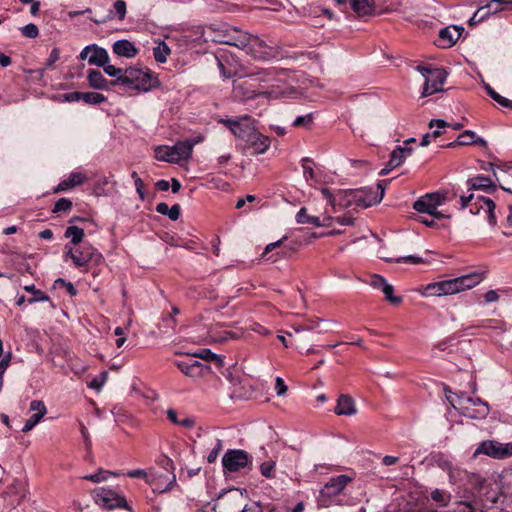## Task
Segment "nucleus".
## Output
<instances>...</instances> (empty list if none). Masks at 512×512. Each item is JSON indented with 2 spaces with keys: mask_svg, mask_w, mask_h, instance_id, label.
<instances>
[{
  "mask_svg": "<svg viewBox=\"0 0 512 512\" xmlns=\"http://www.w3.org/2000/svg\"><path fill=\"white\" fill-rule=\"evenodd\" d=\"M92 495L95 502L104 509L112 510L122 508L128 511L131 510L126 498L116 490L100 487L95 489Z\"/></svg>",
  "mask_w": 512,
  "mask_h": 512,
  "instance_id": "9d476101",
  "label": "nucleus"
},
{
  "mask_svg": "<svg viewBox=\"0 0 512 512\" xmlns=\"http://www.w3.org/2000/svg\"><path fill=\"white\" fill-rule=\"evenodd\" d=\"M82 100L90 105L100 104L106 101V97L98 92H82Z\"/></svg>",
  "mask_w": 512,
  "mask_h": 512,
  "instance_id": "a18cd8bd",
  "label": "nucleus"
},
{
  "mask_svg": "<svg viewBox=\"0 0 512 512\" xmlns=\"http://www.w3.org/2000/svg\"><path fill=\"white\" fill-rule=\"evenodd\" d=\"M72 208V202L69 199L66 198H60L54 205L53 212H66L69 211Z\"/></svg>",
  "mask_w": 512,
  "mask_h": 512,
  "instance_id": "052dcab7",
  "label": "nucleus"
},
{
  "mask_svg": "<svg viewBox=\"0 0 512 512\" xmlns=\"http://www.w3.org/2000/svg\"><path fill=\"white\" fill-rule=\"evenodd\" d=\"M350 481L351 478L346 475L332 477L319 492L317 497L318 506L327 508L333 505H344L345 503L340 496Z\"/></svg>",
  "mask_w": 512,
  "mask_h": 512,
  "instance_id": "39448f33",
  "label": "nucleus"
},
{
  "mask_svg": "<svg viewBox=\"0 0 512 512\" xmlns=\"http://www.w3.org/2000/svg\"><path fill=\"white\" fill-rule=\"evenodd\" d=\"M472 144H480L485 146L486 141L483 138L478 137L474 131L465 130L458 136L456 141L449 143L448 147H454L456 145L466 146Z\"/></svg>",
  "mask_w": 512,
  "mask_h": 512,
  "instance_id": "bb28decb",
  "label": "nucleus"
},
{
  "mask_svg": "<svg viewBox=\"0 0 512 512\" xmlns=\"http://www.w3.org/2000/svg\"><path fill=\"white\" fill-rule=\"evenodd\" d=\"M243 500L242 495L237 492L230 493L218 502V512H244L246 505Z\"/></svg>",
  "mask_w": 512,
  "mask_h": 512,
  "instance_id": "6ab92c4d",
  "label": "nucleus"
},
{
  "mask_svg": "<svg viewBox=\"0 0 512 512\" xmlns=\"http://www.w3.org/2000/svg\"><path fill=\"white\" fill-rule=\"evenodd\" d=\"M106 62H109L107 51L97 45H92V54L88 58V63L102 67Z\"/></svg>",
  "mask_w": 512,
  "mask_h": 512,
  "instance_id": "c756f323",
  "label": "nucleus"
},
{
  "mask_svg": "<svg viewBox=\"0 0 512 512\" xmlns=\"http://www.w3.org/2000/svg\"><path fill=\"white\" fill-rule=\"evenodd\" d=\"M485 90L487 91L488 95L496 101L499 105L512 109V100H509L500 94H498L490 85L485 84Z\"/></svg>",
  "mask_w": 512,
  "mask_h": 512,
  "instance_id": "79ce46f5",
  "label": "nucleus"
},
{
  "mask_svg": "<svg viewBox=\"0 0 512 512\" xmlns=\"http://www.w3.org/2000/svg\"><path fill=\"white\" fill-rule=\"evenodd\" d=\"M12 354L9 352L0 360V388L3 385V376L10 365Z\"/></svg>",
  "mask_w": 512,
  "mask_h": 512,
  "instance_id": "680f3d73",
  "label": "nucleus"
},
{
  "mask_svg": "<svg viewBox=\"0 0 512 512\" xmlns=\"http://www.w3.org/2000/svg\"><path fill=\"white\" fill-rule=\"evenodd\" d=\"M176 483V476L173 474L171 478H167L161 473L157 472L156 483L153 484L154 490H158L159 492H165L170 490L173 485Z\"/></svg>",
  "mask_w": 512,
  "mask_h": 512,
  "instance_id": "f704fd0d",
  "label": "nucleus"
},
{
  "mask_svg": "<svg viewBox=\"0 0 512 512\" xmlns=\"http://www.w3.org/2000/svg\"><path fill=\"white\" fill-rule=\"evenodd\" d=\"M193 357H199L206 360H213L216 361L220 366L223 364L222 358L211 352L209 349H202L201 351L194 353Z\"/></svg>",
  "mask_w": 512,
  "mask_h": 512,
  "instance_id": "3c124183",
  "label": "nucleus"
},
{
  "mask_svg": "<svg viewBox=\"0 0 512 512\" xmlns=\"http://www.w3.org/2000/svg\"><path fill=\"white\" fill-rule=\"evenodd\" d=\"M485 278L483 272H473L453 279L456 294L479 285Z\"/></svg>",
  "mask_w": 512,
  "mask_h": 512,
  "instance_id": "aec40b11",
  "label": "nucleus"
},
{
  "mask_svg": "<svg viewBox=\"0 0 512 512\" xmlns=\"http://www.w3.org/2000/svg\"><path fill=\"white\" fill-rule=\"evenodd\" d=\"M288 387L281 377L275 379V392L277 396H283L287 392Z\"/></svg>",
  "mask_w": 512,
  "mask_h": 512,
  "instance_id": "338daca9",
  "label": "nucleus"
},
{
  "mask_svg": "<svg viewBox=\"0 0 512 512\" xmlns=\"http://www.w3.org/2000/svg\"><path fill=\"white\" fill-rule=\"evenodd\" d=\"M488 18L487 13L485 12V8L483 6L479 7L478 10L472 15L469 19L468 23L470 26H474L483 20Z\"/></svg>",
  "mask_w": 512,
  "mask_h": 512,
  "instance_id": "bf43d9fd",
  "label": "nucleus"
},
{
  "mask_svg": "<svg viewBox=\"0 0 512 512\" xmlns=\"http://www.w3.org/2000/svg\"><path fill=\"white\" fill-rule=\"evenodd\" d=\"M414 138H410L404 142L403 146H397L391 153L389 165L392 168L400 166L404 160L411 154V148L407 147L409 143L414 142Z\"/></svg>",
  "mask_w": 512,
  "mask_h": 512,
  "instance_id": "393cba45",
  "label": "nucleus"
},
{
  "mask_svg": "<svg viewBox=\"0 0 512 512\" xmlns=\"http://www.w3.org/2000/svg\"><path fill=\"white\" fill-rule=\"evenodd\" d=\"M251 462L252 457L246 451L240 449L228 450L222 458L223 467L229 472H237L247 467Z\"/></svg>",
  "mask_w": 512,
  "mask_h": 512,
  "instance_id": "f8f14e48",
  "label": "nucleus"
},
{
  "mask_svg": "<svg viewBox=\"0 0 512 512\" xmlns=\"http://www.w3.org/2000/svg\"><path fill=\"white\" fill-rule=\"evenodd\" d=\"M108 373L106 371L101 372V374L90 381L88 386L92 389L100 391L107 381Z\"/></svg>",
  "mask_w": 512,
  "mask_h": 512,
  "instance_id": "5fc2aeb1",
  "label": "nucleus"
},
{
  "mask_svg": "<svg viewBox=\"0 0 512 512\" xmlns=\"http://www.w3.org/2000/svg\"><path fill=\"white\" fill-rule=\"evenodd\" d=\"M431 498L438 502V503H441L442 505H447L448 502L450 501V494L449 493H446L445 491L443 490H439V489H435L434 491H432L431 493Z\"/></svg>",
  "mask_w": 512,
  "mask_h": 512,
  "instance_id": "4d7b16f0",
  "label": "nucleus"
},
{
  "mask_svg": "<svg viewBox=\"0 0 512 512\" xmlns=\"http://www.w3.org/2000/svg\"><path fill=\"white\" fill-rule=\"evenodd\" d=\"M456 195V192H449L448 190L427 193L414 202L413 208L421 214H427L429 217L438 220L448 218L449 216L439 211L438 207L452 201Z\"/></svg>",
  "mask_w": 512,
  "mask_h": 512,
  "instance_id": "20e7f679",
  "label": "nucleus"
},
{
  "mask_svg": "<svg viewBox=\"0 0 512 512\" xmlns=\"http://www.w3.org/2000/svg\"><path fill=\"white\" fill-rule=\"evenodd\" d=\"M87 181V177L85 174L81 172H72L67 179L62 180L55 188L54 192L59 193L62 191H66L72 189L76 186H79Z\"/></svg>",
  "mask_w": 512,
  "mask_h": 512,
  "instance_id": "a878e982",
  "label": "nucleus"
},
{
  "mask_svg": "<svg viewBox=\"0 0 512 512\" xmlns=\"http://www.w3.org/2000/svg\"><path fill=\"white\" fill-rule=\"evenodd\" d=\"M247 54L255 59L267 60L274 56L271 47L265 44L258 36L249 33V39L245 41V48L243 49Z\"/></svg>",
  "mask_w": 512,
  "mask_h": 512,
  "instance_id": "4468645a",
  "label": "nucleus"
},
{
  "mask_svg": "<svg viewBox=\"0 0 512 512\" xmlns=\"http://www.w3.org/2000/svg\"><path fill=\"white\" fill-rule=\"evenodd\" d=\"M89 85L94 89H106L107 80L98 70H89L87 75Z\"/></svg>",
  "mask_w": 512,
  "mask_h": 512,
  "instance_id": "473e14b6",
  "label": "nucleus"
},
{
  "mask_svg": "<svg viewBox=\"0 0 512 512\" xmlns=\"http://www.w3.org/2000/svg\"><path fill=\"white\" fill-rule=\"evenodd\" d=\"M422 294L426 297L456 294L453 279L429 283L424 287Z\"/></svg>",
  "mask_w": 512,
  "mask_h": 512,
  "instance_id": "dca6fc26",
  "label": "nucleus"
},
{
  "mask_svg": "<svg viewBox=\"0 0 512 512\" xmlns=\"http://www.w3.org/2000/svg\"><path fill=\"white\" fill-rule=\"evenodd\" d=\"M465 479L475 491H479L485 482V479L481 475L476 473H469L467 471L465 474Z\"/></svg>",
  "mask_w": 512,
  "mask_h": 512,
  "instance_id": "49530a36",
  "label": "nucleus"
},
{
  "mask_svg": "<svg viewBox=\"0 0 512 512\" xmlns=\"http://www.w3.org/2000/svg\"><path fill=\"white\" fill-rule=\"evenodd\" d=\"M381 291L383 292L385 299L391 304L398 305L402 302V297L395 296L393 294L394 288L388 282L382 287Z\"/></svg>",
  "mask_w": 512,
  "mask_h": 512,
  "instance_id": "de8ad7c7",
  "label": "nucleus"
},
{
  "mask_svg": "<svg viewBox=\"0 0 512 512\" xmlns=\"http://www.w3.org/2000/svg\"><path fill=\"white\" fill-rule=\"evenodd\" d=\"M485 455L492 459L503 460L512 456V442L501 443L497 440L480 442L473 453V458Z\"/></svg>",
  "mask_w": 512,
  "mask_h": 512,
  "instance_id": "6e6552de",
  "label": "nucleus"
},
{
  "mask_svg": "<svg viewBox=\"0 0 512 512\" xmlns=\"http://www.w3.org/2000/svg\"><path fill=\"white\" fill-rule=\"evenodd\" d=\"M469 190L494 191L495 185L492 180L486 176H477L467 181Z\"/></svg>",
  "mask_w": 512,
  "mask_h": 512,
  "instance_id": "c85d7f7f",
  "label": "nucleus"
},
{
  "mask_svg": "<svg viewBox=\"0 0 512 512\" xmlns=\"http://www.w3.org/2000/svg\"><path fill=\"white\" fill-rule=\"evenodd\" d=\"M121 85L140 92H149L160 86L158 76L149 68L131 66L125 69Z\"/></svg>",
  "mask_w": 512,
  "mask_h": 512,
  "instance_id": "7ed1b4c3",
  "label": "nucleus"
},
{
  "mask_svg": "<svg viewBox=\"0 0 512 512\" xmlns=\"http://www.w3.org/2000/svg\"><path fill=\"white\" fill-rule=\"evenodd\" d=\"M240 337V333L226 330V329H213L209 333V338L213 342H224L229 339H238Z\"/></svg>",
  "mask_w": 512,
  "mask_h": 512,
  "instance_id": "7c9ffc66",
  "label": "nucleus"
},
{
  "mask_svg": "<svg viewBox=\"0 0 512 512\" xmlns=\"http://www.w3.org/2000/svg\"><path fill=\"white\" fill-rule=\"evenodd\" d=\"M114 12L110 11L108 14V19L111 20L115 17V15L118 17L120 21L124 20L126 16V2L124 0H116L114 2Z\"/></svg>",
  "mask_w": 512,
  "mask_h": 512,
  "instance_id": "37998d69",
  "label": "nucleus"
},
{
  "mask_svg": "<svg viewBox=\"0 0 512 512\" xmlns=\"http://www.w3.org/2000/svg\"><path fill=\"white\" fill-rule=\"evenodd\" d=\"M275 466H276V463L274 461L263 462L260 465L261 475L266 478H269V479L274 478L275 477Z\"/></svg>",
  "mask_w": 512,
  "mask_h": 512,
  "instance_id": "8fccbe9b",
  "label": "nucleus"
},
{
  "mask_svg": "<svg viewBox=\"0 0 512 512\" xmlns=\"http://www.w3.org/2000/svg\"><path fill=\"white\" fill-rule=\"evenodd\" d=\"M23 289L32 295V297L28 299V303L30 304L50 300L49 297L43 291L37 289L34 284L25 285Z\"/></svg>",
  "mask_w": 512,
  "mask_h": 512,
  "instance_id": "58836bf2",
  "label": "nucleus"
},
{
  "mask_svg": "<svg viewBox=\"0 0 512 512\" xmlns=\"http://www.w3.org/2000/svg\"><path fill=\"white\" fill-rule=\"evenodd\" d=\"M352 9L360 16L379 15L374 0H349Z\"/></svg>",
  "mask_w": 512,
  "mask_h": 512,
  "instance_id": "b1692460",
  "label": "nucleus"
},
{
  "mask_svg": "<svg viewBox=\"0 0 512 512\" xmlns=\"http://www.w3.org/2000/svg\"><path fill=\"white\" fill-rule=\"evenodd\" d=\"M387 283L386 279L381 275L374 274L370 277L369 284L375 288L381 290L382 287Z\"/></svg>",
  "mask_w": 512,
  "mask_h": 512,
  "instance_id": "0e129e2a",
  "label": "nucleus"
},
{
  "mask_svg": "<svg viewBox=\"0 0 512 512\" xmlns=\"http://www.w3.org/2000/svg\"><path fill=\"white\" fill-rule=\"evenodd\" d=\"M112 48L113 52L120 57L133 58L138 53L137 47L129 40L124 39L116 41Z\"/></svg>",
  "mask_w": 512,
  "mask_h": 512,
  "instance_id": "cd10ccee",
  "label": "nucleus"
},
{
  "mask_svg": "<svg viewBox=\"0 0 512 512\" xmlns=\"http://www.w3.org/2000/svg\"><path fill=\"white\" fill-rule=\"evenodd\" d=\"M41 419L42 418L32 414L22 427V432L27 433L31 431L40 422Z\"/></svg>",
  "mask_w": 512,
  "mask_h": 512,
  "instance_id": "69168bd1",
  "label": "nucleus"
},
{
  "mask_svg": "<svg viewBox=\"0 0 512 512\" xmlns=\"http://www.w3.org/2000/svg\"><path fill=\"white\" fill-rule=\"evenodd\" d=\"M249 120L250 118L248 116H244L239 119L222 120V122L236 137L246 140L250 134V131L254 130V128L249 123Z\"/></svg>",
  "mask_w": 512,
  "mask_h": 512,
  "instance_id": "f3484780",
  "label": "nucleus"
},
{
  "mask_svg": "<svg viewBox=\"0 0 512 512\" xmlns=\"http://www.w3.org/2000/svg\"><path fill=\"white\" fill-rule=\"evenodd\" d=\"M383 196L384 187L381 183H378L375 187L339 192L337 195L338 205L343 207L354 205L363 208L380 203Z\"/></svg>",
  "mask_w": 512,
  "mask_h": 512,
  "instance_id": "f257e3e1",
  "label": "nucleus"
},
{
  "mask_svg": "<svg viewBox=\"0 0 512 512\" xmlns=\"http://www.w3.org/2000/svg\"><path fill=\"white\" fill-rule=\"evenodd\" d=\"M104 69V72L109 75L110 77H115V80L112 82L113 85L121 84L120 79L123 78V75L125 74V69L117 68L114 65L109 64V62H106L105 65L102 66Z\"/></svg>",
  "mask_w": 512,
  "mask_h": 512,
  "instance_id": "ea45409f",
  "label": "nucleus"
},
{
  "mask_svg": "<svg viewBox=\"0 0 512 512\" xmlns=\"http://www.w3.org/2000/svg\"><path fill=\"white\" fill-rule=\"evenodd\" d=\"M379 14L396 11L402 5V0H374Z\"/></svg>",
  "mask_w": 512,
  "mask_h": 512,
  "instance_id": "c9c22d12",
  "label": "nucleus"
},
{
  "mask_svg": "<svg viewBox=\"0 0 512 512\" xmlns=\"http://www.w3.org/2000/svg\"><path fill=\"white\" fill-rule=\"evenodd\" d=\"M327 221L331 223V227L334 223H337L339 225L344 226H350L354 224V218L350 215H344V216H337V217H331L327 216Z\"/></svg>",
  "mask_w": 512,
  "mask_h": 512,
  "instance_id": "864d4df0",
  "label": "nucleus"
},
{
  "mask_svg": "<svg viewBox=\"0 0 512 512\" xmlns=\"http://www.w3.org/2000/svg\"><path fill=\"white\" fill-rule=\"evenodd\" d=\"M64 259H70L76 267H85L88 263L100 264L103 261L102 254L92 245L85 244L81 247L65 246Z\"/></svg>",
  "mask_w": 512,
  "mask_h": 512,
  "instance_id": "0eeeda50",
  "label": "nucleus"
},
{
  "mask_svg": "<svg viewBox=\"0 0 512 512\" xmlns=\"http://www.w3.org/2000/svg\"><path fill=\"white\" fill-rule=\"evenodd\" d=\"M156 211L161 215H167L171 220L176 221L180 217V206L178 204L169 207L167 203L161 202L156 206Z\"/></svg>",
  "mask_w": 512,
  "mask_h": 512,
  "instance_id": "72a5a7b5",
  "label": "nucleus"
},
{
  "mask_svg": "<svg viewBox=\"0 0 512 512\" xmlns=\"http://www.w3.org/2000/svg\"><path fill=\"white\" fill-rule=\"evenodd\" d=\"M30 411L34 412L33 415L43 418L47 412V409L43 401L33 400L30 403Z\"/></svg>",
  "mask_w": 512,
  "mask_h": 512,
  "instance_id": "603ef678",
  "label": "nucleus"
},
{
  "mask_svg": "<svg viewBox=\"0 0 512 512\" xmlns=\"http://www.w3.org/2000/svg\"><path fill=\"white\" fill-rule=\"evenodd\" d=\"M246 141L249 146L254 149L256 154H263L270 147V139L255 130L250 131Z\"/></svg>",
  "mask_w": 512,
  "mask_h": 512,
  "instance_id": "4be33fe9",
  "label": "nucleus"
},
{
  "mask_svg": "<svg viewBox=\"0 0 512 512\" xmlns=\"http://www.w3.org/2000/svg\"><path fill=\"white\" fill-rule=\"evenodd\" d=\"M446 398L451 406L465 417L482 420L489 415L490 408L488 403L478 397L473 398L466 396L465 393L455 394L447 391Z\"/></svg>",
  "mask_w": 512,
  "mask_h": 512,
  "instance_id": "f03ea898",
  "label": "nucleus"
},
{
  "mask_svg": "<svg viewBox=\"0 0 512 512\" xmlns=\"http://www.w3.org/2000/svg\"><path fill=\"white\" fill-rule=\"evenodd\" d=\"M249 39V33L242 31L236 27H225L222 30H218L214 41L235 46L239 49L245 48V41Z\"/></svg>",
  "mask_w": 512,
  "mask_h": 512,
  "instance_id": "9b49d317",
  "label": "nucleus"
},
{
  "mask_svg": "<svg viewBox=\"0 0 512 512\" xmlns=\"http://www.w3.org/2000/svg\"><path fill=\"white\" fill-rule=\"evenodd\" d=\"M488 17L492 14H496L507 8L512 9V0H490L486 5L483 6Z\"/></svg>",
  "mask_w": 512,
  "mask_h": 512,
  "instance_id": "2f4dec72",
  "label": "nucleus"
},
{
  "mask_svg": "<svg viewBox=\"0 0 512 512\" xmlns=\"http://www.w3.org/2000/svg\"><path fill=\"white\" fill-rule=\"evenodd\" d=\"M449 123L442 119H433L429 123V128L432 129L436 127V129L430 134L433 138H437L442 134V129L448 127Z\"/></svg>",
  "mask_w": 512,
  "mask_h": 512,
  "instance_id": "09e8293b",
  "label": "nucleus"
},
{
  "mask_svg": "<svg viewBox=\"0 0 512 512\" xmlns=\"http://www.w3.org/2000/svg\"><path fill=\"white\" fill-rule=\"evenodd\" d=\"M254 85L249 80H245L234 86V92L236 96H241L244 99H252L259 96H265L267 98H277L280 96L281 91L275 90L274 86L267 90H256L252 89Z\"/></svg>",
  "mask_w": 512,
  "mask_h": 512,
  "instance_id": "ddd939ff",
  "label": "nucleus"
},
{
  "mask_svg": "<svg viewBox=\"0 0 512 512\" xmlns=\"http://www.w3.org/2000/svg\"><path fill=\"white\" fill-rule=\"evenodd\" d=\"M386 261L387 262H396V263L405 262V263H410V264H419V263L423 262L421 257L414 256V255H408V256H403V257H398V258H386Z\"/></svg>",
  "mask_w": 512,
  "mask_h": 512,
  "instance_id": "13d9d810",
  "label": "nucleus"
},
{
  "mask_svg": "<svg viewBox=\"0 0 512 512\" xmlns=\"http://www.w3.org/2000/svg\"><path fill=\"white\" fill-rule=\"evenodd\" d=\"M169 54L170 49L164 42L159 43L153 49L154 58L159 63H165Z\"/></svg>",
  "mask_w": 512,
  "mask_h": 512,
  "instance_id": "c03bdc74",
  "label": "nucleus"
},
{
  "mask_svg": "<svg viewBox=\"0 0 512 512\" xmlns=\"http://www.w3.org/2000/svg\"><path fill=\"white\" fill-rule=\"evenodd\" d=\"M119 475L120 474L117 472H111L108 470L99 469L94 474H88V475L83 476V479L94 482V483H100V482L107 481L111 476L117 477Z\"/></svg>",
  "mask_w": 512,
  "mask_h": 512,
  "instance_id": "4c0bfd02",
  "label": "nucleus"
},
{
  "mask_svg": "<svg viewBox=\"0 0 512 512\" xmlns=\"http://www.w3.org/2000/svg\"><path fill=\"white\" fill-rule=\"evenodd\" d=\"M481 210L487 214L489 224L492 226L496 225L497 220L494 213L495 203L493 200L487 197L477 196L471 205L470 212L472 214H478Z\"/></svg>",
  "mask_w": 512,
  "mask_h": 512,
  "instance_id": "a211bd4d",
  "label": "nucleus"
},
{
  "mask_svg": "<svg viewBox=\"0 0 512 512\" xmlns=\"http://www.w3.org/2000/svg\"><path fill=\"white\" fill-rule=\"evenodd\" d=\"M466 470H462L459 468H449L448 475L450 482L453 484H456L460 481L466 480L465 479Z\"/></svg>",
  "mask_w": 512,
  "mask_h": 512,
  "instance_id": "6e6d98bb",
  "label": "nucleus"
},
{
  "mask_svg": "<svg viewBox=\"0 0 512 512\" xmlns=\"http://www.w3.org/2000/svg\"><path fill=\"white\" fill-rule=\"evenodd\" d=\"M21 32L23 36L27 38H36L39 35V30L37 26L33 23L27 24L21 28Z\"/></svg>",
  "mask_w": 512,
  "mask_h": 512,
  "instance_id": "e2e57ef3",
  "label": "nucleus"
},
{
  "mask_svg": "<svg viewBox=\"0 0 512 512\" xmlns=\"http://www.w3.org/2000/svg\"><path fill=\"white\" fill-rule=\"evenodd\" d=\"M503 479L506 492L512 496V470L506 472Z\"/></svg>",
  "mask_w": 512,
  "mask_h": 512,
  "instance_id": "774afa93",
  "label": "nucleus"
},
{
  "mask_svg": "<svg viewBox=\"0 0 512 512\" xmlns=\"http://www.w3.org/2000/svg\"><path fill=\"white\" fill-rule=\"evenodd\" d=\"M195 142L185 140L176 142L173 146L159 145L154 149L155 158L168 163H179L190 159Z\"/></svg>",
  "mask_w": 512,
  "mask_h": 512,
  "instance_id": "423d86ee",
  "label": "nucleus"
},
{
  "mask_svg": "<svg viewBox=\"0 0 512 512\" xmlns=\"http://www.w3.org/2000/svg\"><path fill=\"white\" fill-rule=\"evenodd\" d=\"M65 237L70 238L74 245L82 242L84 238V230L78 226H69L65 231Z\"/></svg>",
  "mask_w": 512,
  "mask_h": 512,
  "instance_id": "a19ab883",
  "label": "nucleus"
},
{
  "mask_svg": "<svg viewBox=\"0 0 512 512\" xmlns=\"http://www.w3.org/2000/svg\"><path fill=\"white\" fill-rule=\"evenodd\" d=\"M334 412L337 415H355L357 413V408L354 399L347 394H341L337 399Z\"/></svg>",
  "mask_w": 512,
  "mask_h": 512,
  "instance_id": "5701e85b",
  "label": "nucleus"
},
{
  "mask_svg": "<svg viewBox=\"0 0 512 512\" xmlns=\"http://www.w3.org/2000/svg\"><path fill=\"white\" fill-rule=\"evenodd\" d=\"M463 28L459 26H448L439 31L438 42L439 46L448 48L453 46L456 41L460 38Z\"/></svg>",
  "mask_w": 512,
  "mask_h": 512,
  "instance_id": "412c9836",
  "label": "nucleus"
},
{
  "mask_svg": "<svg viewBox=\"0 0 512 512\" xmlns=\"http://www.w3.org/2000/svg\"><path fill=\"white\" fill-rule=\"evenodd\" d=\"M178 369L188 377L200 378L209 372V366L196 360L194 357L175 362Z\"/></svg>",
  "mask_w": 512,
  "mask_h": 512,
  "instance_id": "2eb2a0df",
  "label": "nucleus"
},
{
  "mask_svg": "<svg viewBox=\"0 0 512 512\" xmlns=\"http://www.w3.org/2000/svg\"><path fill=\"white\" fill-rule=\"evenodd\" d=\"M127 476L131 478H143L146 481V483H148L149 485H153L156 483L157 472L154 470L146 471L143 469H135L129 471L127 473Z\"/></svg>",
  "mask_w": 512,
  "mask_h": 512,
  "instance_id": "e433bc0d",
  "label": "nucleus"
},
{
  "mask_svg": "<svg viewBox=\"0 0 512 512\" xmlns=\"http://www.w3.org/2000/svg\"><path fill=\"white\" fill-rule=\"evenodd\" d=\"M417 71L425 78V84L422 91V97L435 94L442 91L446 80V72L442 68H431L427 66H417Z\"/></svg>",
  "mask_w": 512,
  "mask_h": 512,
  "instance_id": "1a4fd4ad",
  "label": "nucleus"
}]
</instances>
